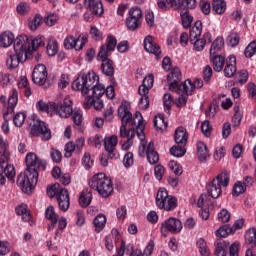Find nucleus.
<instances>
[{
	"instance_id": "nucleus-1",
	"label": "nucleus",
	"mask_w": 256,
	"mask_h": 256,
	"mask_svg": "<svg viewBox=\"0 0 256 256\" xmlns=\"http://www.w3.org/2000/svg\"><path fill=\"white\" fill-rule=\"evenodd\" d=\"M26 170L17 178V185L24 193H31L39 181V167L45 169V161L41 160L35 152H29L25 157Z\"/></svg>"
},
{
	"instance_id": "nucleus-2",
	"label": "nucleus",
	"mask_w": 256,
	"mask_h": 256,
	"mask_svg": "<svg viewBox=\"0 0 256 256\" xmlns=\"http://www.w3.org/2000/svg\"><path fill=\"white\" fill-rule=\"evenodd\" d=\"M74 91H81L82 97L87 95H105V85L99 83V76L95 72H88L78 76L72 82Z\"/></svg>"
},
{
	"instance_id": "nucleus-3",
	"label": "nucleus",
	"mask_w": 256,
	"mask_h": 256,
	"mask_svg": "<svg viewBox=\"0 0 256 256\" xmlns=\"http://www.w3.org/2000/svg\"><path fill=\"white\" fill-rule=\"evenodd\" d=\"M117 47V39L113 35H108L105 44L100 48L97 55V61H100V71L105 77H113L115 75V64L113 60L109 59L111 53L115 51Z\"/></svg>"
},
{
	"instance_id": "nucleus-4",
	"label": "nucleus",
	"mask_w": 256,
	"mask_h": 256,
	"mask_svg": "<svg viewBox=\"0 0 256 256\" xmlns=\"http://www.w3.org/2000/svg\"><path fill=\"white\" fill-rule=\"evenodd\" d=\"M89 187L97 191L100 197L107 199L113 194V181L105 173H98L89 180Z\"/></svg>"
},
{
	"instance_id": "nucleus-5",
	"label": "nucleus",
	"mask_w": 256,
	"mask_h": 256,
	"mask_svg": "<svg viewBox=\"0 0 256 256\" xmlns=\"http://www.w3.org/2000/svg\"><path fill=\"white\" fill-rule=\"evenodd\" d=\"M118 117L121 119V126H120V137L125 139L127 137V125L135 126V117L133 118V114L129 110V104L127 102H123L118 107Z\"/></svg>"
},
{
	"instance_id": "nucleus-6",
	"label": "nucleus",
	"mask_w": 256,
	"mask_h": 256,
	"mask_svg": "<svg viewBox=\"0 0 256 256\" xmlns=\"http://www.w3.org/2000/svg\"><path fill=\"white\" fill-rule=\"evenodd\" d=\"M230 177L227 172H222L216 176L207 186V191L212 199H219L221 197V187L229 186Z\"/></svg>"
},
{
	"instance_id": "nucleus-7",
	"label": "nucleus",
	"mask_w": 256,
	"mask_h": 256,
	"mask_svg": "<svg viewBox=\"0 0 256 256\" xmlns=\"http://www.w3.org/2000/svg\"><path fill=\"white\" fill-rule=\"evenodd\" d=\"M155 203L158 209H163L164 211H173L174 209H177V198L169 195V192L165 188L158 189Z\"/></svg>"
},
{
	"instance_id": "nucleus-8",
	"label": "nucleus",
	"mask_w": 256,
	"mask_h": 256,
	"mask_svg": "<svg viewBox=\"0 0 256 256\" xmlns=\"http://www.w3.org/2000/svg\"><path fill=\"white\" fill-rule=\"evenodd\" d=\"M52 115H58L61 119H68L73 115V100L69 96H66L63 103H55L51 105Z\"/></svg>"
},
{
	"instance_id": "nucleus-9",
	"label": "nucleus",
	"mask_w": 256,
	"mask_h": 256,
	"mask_svg": "<svg viewBox=\"0 0 256 256\" xmlns=\"http://www.w3.org/2000/svg\"><path fill=\"white\" fill-rule=\"evenodd\" d=\"M14 53L25 57L27 59L28 55H31V42H29V37L27 35H19L14 40Z\"/></svg>"
},
{
	"instance_id": "nucleus-10",
	"label": "nucleus",
	"mask_w": 256,
	"mask_h": 256,
	"mask_svg": "<svg viewBox=\"0 0 256 256\" xmlns=\"http://www.w3.org/2000/svg\"><path fill=\"white\" fill-rule=\"evenodd\" d=\"M138 155H140V157H145L146 155L147 161L150 165L159 163V153L155 151V143L152 141L148 144H141L138 148Z\"/></svg>"
},
{
	"instance_id": "nucleus-11",
	"label": "nucleus",
	"mask_w": 256,
	"mask_h": 256,
	"mask_svg": "<svg viewBox=\"0 0 256 256\" xmlns=\"http://www.w3.org/2000/svg\"><path fill=\"white\" fill-rule=\"evenodd\" d=\"M182 229L183 223H181V220L173 217L162 222L160 227V231L163 237H167L169 233H181Z\"/></svg>"
},
{
	"instance_id": "nucleus-12",
	"label": "nucleus",
	"mask_w": 256,
	"mask_h": 256,
	"mask_svg": "<svg viewBox=\"0 0 256 256\" xmlns=\"http://www.w3.org/2000/svg\"><path fill=\"white\" fill-rule=\"evenodd\" d=\"M89 36L87 34H79L76 37L69 35L64 39L65 49H75L76 51H81L85 47Z\"/></svg>"
},
{
	"instance_id": "nucleus-13",
	"label": "nucleus",
	"mask_w": 256,
	"mask_h": 256,
	"mask_svg": "<svg viewBox=\"0 0 256 256\" xmlns=\"http://www.w3.org/2000/svg\"><path fill=\"white\" fill-rule=\"evenodd\" d=\"M30 133L34 137H41L42 141H49V139H51V130L47 128V124L41 120L33 122Z\"/></svg>"
},
{
	"instance_id": "nucleus-14",
	"label": "nucleus",
	"mask_w": 256,
	"mask_h": 256,
	"mask_svg": "<svg viewBox=\"0 0 256 256\" xmlns=\"http://www.w3.org/2000/svg\"><path fill=\"white\" fill-rule=\"evenodd\" d=\"M32 81L36 85H45L47 81V67L43 64L35 66L32 73Z\"/></svg>"
},
{
	"instance_id": "nucleus-15",
	"label": "nucleus",
	"mask_w": 256,
	"mask_h": 256,
	"mask_svg": "<svg viewBox=\"0 0 256 256\" xmlns=\"http://www.w3.org/2000/svg\"><path fill=\"white\" fill-rule=\"evenodd\" d=\"M56 201L58 203V207L60 211L64 213L69 211L70 199H69V191L65 188H60L56 194Z\"/></svg>"
},
{
	"instance_id": "nucleus-16",
	"label": "nucleus",
	"mask_w": 256,
	"mask_h": 256,
	"mask_svg": "<svg viewBox=\"0 0 256 256\" xmlns=\"http://www.w3.org/2000/svg\"><path fill=\"white\" fill-rule=\"evenodd\" d=\"M102 97L103 95L98 94L84 96V107L86 109H91V107H94L96 111L103 109V100H101Z\"/></svg>"
},
{
	"instance_id": "nucleus-17",
	"label": "nucleus",
	"mask_w": 256,
	"mask_h": 256,
	"mask_svg": "<svg viewBox=\"0 0 256 256\" xmlns=\"http://www.w3.org/2000/svg\"><path fill=\"white\" fill-rule=\"evenodd\" d=\"M144 49L147 53H152V55H155L156 59H159L161 57V47L155 43V40H153V36L148 35L144 38Z\"/></svg>"
},
{
	"instance_id": "nucleus-18",
	"label": "nucleus",
	"mask_w": 256,
	"mask_h": 256,
	"mask_svg": "<svg viewBox=\"0 0 256 256\" xmlns=\"http://www.w3.org/2000/svg\"><path fill=\"white\" fill-rule=\"evenodd\" d=\"M84 7L96 17H101L105 11L101 0H84Z\"/></svg>"
},
{
	"instance_id": "nucleus-19",
	"label": "nucleus",
	"mask_w": 256,
	"mask_h": 256,
	"mask_svg": "<svg viewBox=\"0 0 256 256\" xmlns=\"http://www.w3.org/2000/svg\"><path fill=\"white\" fill-rule=\"evenodd\" d=\"M134 121L136 125V133L138 136V139L141 141L140 145H145V122L143 121V115H141V112H136L134 114Z\"/></svg>"
},
{
	"instance_id": "nucleus-20",
	"label": "nucleus",
	"mask_w": 256,
	"mask_h": 256,
	"mask_svg": "<svg viewBox=\"0 0 256 256\" xmlns=\"http://www.w3.org/2000/svg\"><path fill=\"white\" fill-rule=\"evenodd\" d=\"M182 79L181 69L179 67H174L171 69L170 74L167 77V82L169 85L170 91H175L177 85H179V81Z\"/></svg>"
},
{
	"instance_id": "nucleus-21",
	"label": "nucleus",
	"mask_w": 256,
	"mask_h": 256,
	"mask_svg": "<svg viewBox=\"0 0 256 256\" xmlns=\"http://www.w3.org/2000/svg\"><path fill=\"white\" fill-rule=\"evenodd\" d=\"M170 91L177 93V95H193V92L195 91V86L190 79H187L180 85L176 84V88Z\"/></svg>"
},
{
	"instance_id": "nucleus-22",
	"label": "nucleus",
	"mask_w": 256,
	"mask_h": 256,
	"mask_svg": "<svg viewBox=\"0 0 256 256\" xmlns=\"http://www.w3.org/2000/svg\"><path fill=\"white\" fill-rule=\"evenodd\" d=\"M191 45H193V49L201 52L203 49H205V45L208 43H211V33L206 32L203 35V38H192L189 40Z\"/></svg>"
},
{
	"instance_id": "nucleus-23",
	"label": "nucleus",
	"mask_w": 256,
	"mask_h": 256,
	"mask_svg": "<svg viewBox=\"0 0 256 256\" xmlns=\"http://www.w3.org/2000/svg\"><path fill=\"white\" fill-rule=\"evenodd\" d=\"M117 136L113 135L104 139V148L108 153V157L113 159L115 157V147H117Z\"/></svg>"
},
{
	"instance_id": "nucleus-24",
	"label": "nucleus",
	"mask_w": 256,
	"mask_h": 256,
	"mask_svg": "<svg viewBox=\"0 0 256 256\" xmlns=\"http://www.w3.org/2000/svg\"><path fill=\"white\" fill-rule=\"evenodd\" d=\"M235 73H237V58L229 56L224 68V77L231 78Z\"/></svg>"
},
{
	"instance_id": "nucleus-25",
	"label": "nucleus",
	"mask_w": 256,
	"mask_h": 256,
	"mask_svg": "<svg viewBox=\"0 0 256 256\" xmlns=\"http://www.w3.org/2000/svg\"><path fill=\"white\" fill-rule=\"evenodd\" d=\"M25 56H21L15 52L14 54H8V57L6 59V65L8 69H16V67H19V63H23L25 61Z\"/></svg>"
},
{
	"instance_id": "nucleus-26",
	"label": "nucleus",
	"mask_w": 256,
	"mask_h": 256,
	"mask_svg": "<svg viewBox=\"0 0 256 256\" xmlns=\"http://www.w3.org/2000/svg\"><path fill=\"white\" fill-rule=\"evenodd\" d=\"M189 139V134L187 130L183 127H178L175 130L174 141L177 145H187V141Z\"/></svg>"
},
{
	"instance_id": "nucleus-27",
	"label": "nucleus",
	"mask_w": 256,
	"mask_h": 256,
	"mask_svg": "<svg viewBox=\"0 0 256 256\" xmlns=\"http://www.w3.org/2000/svg\"><path fill=\"white\" fill-rule=\"evenodd\" d=\"M210 62L216 73H221L225 67V57L221 55H210Z\"/></svg>"
},
{
	"instance_id": "nucleus-28",
	"label": "nucleus",
	"mask_w": 256,
	"mask_h": 256,
	"mask_svg": "<svg viewBox=\"0 0 256 256\" xmlns=\"http://www.w3.org/2000/svg\"><path fill=\"white\" fill-rule=\"evenodd\" d=\"M15 43V35L11 31H5L0 34V47L7 49Z\"/></svg>"
},
{
	"instance_id": "nucleus-29",
	"label": "nucleus",
	"mask_w": 256,
	"mask_h": 256,
	"mask_svg": "<svg viewBox=\"0 0 256 256\" xmlns=\"http://www.w3.org/2000/svg\"><path fill=\"white\" fill-rule=\"evenodd\" d=\"M9 158H5L3 162L0 161V167L2 168V174L7 177V179L15 178V166L8 164Z\"/></svg>"
},
{
	"instance_id": "nucleus-30",
	"label": "nucleus",
	"mask_w": 256,
	"mask_h": 256,
	"mask_svg": "<svg viewBox=\"0 0 256 256\" xmlns=\"http://www.w3.org/2000/svg\"><path fill=\"white\" fill-rule=\"evenodd\" d=\"M91 201H93V194L89 189H84L79 197V205L84 208L89 207Z\"/></svg>"
},
{
	"instance_id": "nucleus-31",
	"label": "nucleus",
	"mask_w": 256,
	"mask_h": 256,
	"mask_svg": "<svg viewBox=\"0 0 256 256\" xmlns=\"http://www.w3.org/2000/svg\"><path fill=\"white\" fill-rule=\"evenodd\" d=\"M244 239L249 249L256 247V228H249L245 233Z\"/></svg>"
},
{
	"instance_id": "nucleus-32",
	"label": "nucleus",
	"mask_w": 256,
	"mask_h": 256,
	"mask_svg": "<svg viewBox=\"0 0 256 256\" xmlns=\"http://www.w3.org/2000/svg\"><path fill=\"white\" fill-rule=\"evenodd\" d=\"M197 153H198V159L199 161H207L209 159V149H207V145L203 142L197 143Z\"/></svg>"
},
{
	"instance_id": "nucleus-33",
	"label": "nucleus",
	"mask_w": 256,
	"mask_h": 256,
	"mask_svg": "<svg viewBox=\"0 0 256 256\" xmlns=\"http://www.w3.org/2000/svg\"><path fill=\"white\" fill-rule=\"evenodd\" d=\"M201 33H203V22L197 20L194 26L190 28L189 40L201 37Z\"/></svg>"
},
{
	"instance_id": "nucleus-34",
	"label": "nucleus",
	"mask_w": 256,
	"mask_h": 256,
	"mask_svg": "<svg viewBox=\"0 0 256 256\" xmlns=\"http://www.w3.org/2000/svg\"><path fill=\"white\" fill-rule=\"evenodd\" d=\"M93 224H94L96 233H101V231L105 229V225L107 224V217H105L104 214H98L94 218Z\"/></svg>"
},
{
	"instance_id": "nucleus-35",
	"label": "nucleus",
	"mask_w": 256,
	"mask_h": 256,
	"mask_svg": "<svg viewBox=\"0 0 256 256\" xmlns=\"http://www.w3.org/2000/svg\"><path fill=\"white\" fill-rule=\"evenodd\" d=\"M9 149V142L3 138V136H0V161L4 162L5 159H9V152L7 151Z\"/></svg>"
},
{
	"instance_id": "nucleus-36",
	"label": "nucleus",
	"mask_w": 256,
	"mask_h": 256,
	"mask_svg": "<svg viewBox=\"0 0 256 256\" xmlns=\"http://www.w3.org/2000/svg\"><path fill=\"white\" fill-rule=\"evenodd\" d=\"M52 105H55V102H49L47 104V103H45V101L39 100L36 103V108L38 109V111H41L42 113H48V115H50V117H53V109H51Z\"/></svg>"
},
{
	"instance_id": "nucleus-37",
	"label": "nucleus",
	"mask_w": 256,
	"mask_h": 256,
	"mask_svg": "<svg viewBox=\"0 0 256 256\" xmlns=\"http://www.w3.org/2000/svg\"><path fill=\"white\" fill-rule=\"evenodd\" d=\"M224 45L225 41L223 40V37H217L210 47V55H217V53L223 49Z\"/></svg>"
},
{
	"instance_id": "nucleus-38",
	"label": "nucleus",
	"mask_w": 256,
	"mask_h": 256,
	"mask_svg": "<svg viewBox=\"0 0 256 256\" xmlns=\"http://www.w3.org/2000/svg\"><path fill=\"white\" fill-rule=\"evenodd\" d=\"M212 9L218 15H223L225 9H227V4L225 3V0H212Z\"/></svg>"
},
{
	"instance_id": "nucleus-39",
	"label": "nucleus",
	"mask_w": 256,
	"mask_h": 256,
	"mask_svg": "<svg viewBox=\"0 0 256 256\" xmlns=\"http://www.w3.org/2000/svg\"><path fill=\"white\" fill-rule=\"evenodd\" d=\"M59 52V43L54 38H50L47 44V53L50 57H55V54Z\"/></svg>"
},
{
	"instance_id": "nucleus-40",
	"label": "nucleus",
	"mask_w": 256,
	"mask_h": 256,
	"mask_svg": "<svg viewBox=\"0 0 256 256\" xmlns=\"http://www.w3.org/2000/svg\"><path fill=\"white\" fill-rule=\"evenodd\" d=\"M231 233H235V230L230 225L226 224L216 230V237H229Z\"/></svg>"
},
{
	"instance_id": "nucleus-41",
	"label": "nucleus",
	"mask_w": 256,
	"mask_h": 256,
	"mask_svg": "<svg viewBox=\"0 0 256 256\" xmlns=\"http://www.w3.org/2000/svg\"><path fill=\"white\" fill-rule=\"evenodd\" d=\"M154 127H156L158 131H163L164 129H167V122H165V117L163 116V114L155 116Z\"/></svg>"
},
{
	"instance_id": "nucleus-42",
	"label": "nucleus",
	"mask_w": 256,
	"mask_h": 256,
	"mask_svg": "<svg viewBox=\"0 0 256 256\" xmlns=\"http://www.w3.org/2000/svg\"><path fill=\"white\" fill-rule=\"evenodd\" d=\"M185 145H177V146H172L170 148V154L173 156V157H183L186 153H187V150L184 148Z\"/></svg>"
},
{
	"instance_id": "nucleus-43",
	"label": "nucleus",
	"mask_w": 256,
	"mask_h": 256,
	"mask_svg": "<svg viewBox=\"0 0 256 256\" xmlns=\"http://www.w3.org/2000/svg\"><path fill=\"white\" fill-rule=\"evenodd\" d=\"M45 217L46 219L51 221L53 225H55V223L59 221V216L57 215V213H55V208L53 206H49L46 209Z\"/></svg>"
},
{
	"instance_id": "nucleus-44",
	"label": "nucleus",
	"mask_w": 256,
	"mask_h": 256,
	"mask_svg": "<svg viewBox=\"0 0 256 256\" xmlns=\"http://www.w3.org/2000/svg\"><path fill=\"white\" fill-rule=\"evenodd\" d=\"M30 43V53L31 51H37L41 45H44L45 43L43 42V36H37L34 38L29 39Z\"/></svg>"
},
{
	"instance_id": "nucleus-45",
	"label": "nucleus",
	"mask_w": 256,
	"mask_h": 256,
	"mask_svg": "<svg viewBox=\"0 0 256 256\" xmlns=\"http://www.w3.org/2000/svg\"><path fill=\"white\" fill-rule=\"evenodd\" d=\"M241 119H243V112H241V108L236 105L234 106V116L232 118L234 127H239L241 125Z\"/></svg>"
},
{
	"instance_id": "nucleus-46",
	"label": "nucleus",
	"mask_w": 256,
	"mask_h": 256,
	"mask_svg": "<svg viewBox=\"0 0 256 256\" xmlns=\"http://www.w3.org/2000/svg\"><path fill=\"white\" fill-rule=\"evenodd\" d=\"M141 25V20L137 18L128 17L126 18V26L129 29V31H135L136 29H139Z\"/></svg>"
},
{
	"instance_id": "nucleus-47",
	"label": "nucleus",
	"mask_w": 256,
	"mask_h": 256,
	"mask_svg": "<svg viewBox=\"0 0 256 256\" xmlns=\"http://www.w3.org/2000/svg\"><path fill=\"white\" fill-rule=\"evenodd\" d=\"M115 85H117V82L115 81V78H112L111 83L109 86H104V93L108 99H113L115 97Z\"/></svg>"
},
{
	"instance_id": "nucleus-48",
	"label": "nucleus",
	"mask_w": 256,
	"mask_h": 256,
	"mask_svg": "<svg viewBox=\"0 0 256 256\" xmlns=\"http://www.w3.org/2000/svg\"><path fill=\"white\" fill-rule=\"evenodd\" d=\"M245 191H247V188L243 185V182L238 181L234 184L232 195L233 197H239Z\"/></svg>"
},
{
	"instance_id": "nucleus-49",
	"label": "nucleus",
	"mask_w": 256,
	"mask_h": 256,
	"mask_svg": "<svg viewBox=\"0 0 256 256\" xmlns=\"http://www.w3.org/2000/svg\"><path fill=\"white\" fill-rule=\"evenodd\" d=\"M101 143H103V137L98 134L91 136L88 139V145H90V147H96L99 149L101 147Z\"/></svg>"
},
{
	"instance_id": "nucleus-50",
	"label": "nucleus",
	"mask_w": 256,
	"mask_h": 256,
	"mask_svg": "<svg viewBox=\"0 0 256 256\" xmlns=\"http://www.w3.org/2000/svg\"><path fill=\"white\" fill-rule=\"evenodd\" d=\"M197 247L202 256H209V248H207V242L203 238L198 239Z\"/></svg>"
},
{
	"instance_id": "nucleus-51",
	"label": "nucleus",
	"mask_w": 256,
	"mask_h": 256,
	"mask_svg": "<svg viewBox=\"0 0 256 256\" xmlns=\"http://www.w3.org/2000/svg\"><path fill=\"white\" fill-rule=\"evenodd\" d=\"M226 41L230 47H237L240 41L239 34L236 32L230 33V35L227 36Z\"/></svg>"
},
{
	"instance_id": "nucleus-52",
	"label": "nucleus",
	"mask_w": 256,
	"mask_h": 256,
	"mask_svg": "<svg viewBox=\"0 0 256 256\" xmlns=\"http://www.w3.org/2000/svg\"><path fill=\"white\" fill-rule=\"evenodd\" d=\"M181 21L184 29H189V27H191V23H193V17L189 15V12H184L181 14Z\"/></svg>"
},
{
	"instance_id": "nucleus-53",
	"label": "nucleus",
	"mask_w": 256,
	"mask_h": 256,
	"mask_svg": "<svg viewBox=\"0 0 256 256\" xmlns=\"http://www.w3.org/2000/svg\"><path fill=\"white\" fill-rule=\"evenodd\" d=\"M90 35L94 41H103V32L99 30L96 26L90 28Z\"/></svg>"
},
{
	"instance_id": "nucleus-54",
	"label": "nucleus",
	"mask_w": 256,
	"mask_h": 256,
	"mask_svg": "<svg viewBox=\"0 0 256 256\" xmlns=\"http://www.w3.org/2000/svg\"><path fill=\"white\" fill-rule=\"evenodd\" d=\"M26 117L27 116L23 112H18L16 115H14L13 123H14L15 127H22L23 124L25 123Z\"/></svg>"
},
{
	"instance_id": "nucleus-55",
	"label": "nucleus",
	"mask_w": 256,
	"mask_h": 256,
	"mask_svg": "<svg viewBox=\"0 0 256 256\" xmlns=\"http://www.w3.org/2000/svg\"><path fill=\"white\" fill-rule=\"evenodd\" d=\"M168 167H169V169H171L173 171L174 174L183 175V168L175 160H171L168 163Z\"/></svg>"
},
{
	"instance_id": "nucleus-56",
	"label": "nucleus",
	"mask_w": 256,
	"mask_h": 256,
	"mask_svg": "<svg viewBox=\"0 0 256 256\" xmlns=\"http://www.w3.org/2000/svg\"><path fill=\"white\" fill-rule=\"evenodd\" d=\"M201 131L205 137H211V132L213 131V127L209 123V120H205L202 122Z\"/></svg>"
},
{
	"instance_id": "nucleus-57",
	"label": "nucleus",
	"mask_w": 256,
	"mask_h": 256,
	"mask_svg": "<svg viewBox=\"0 0 256 256\" xmlns=\"http://www.w3.org/2000/svg\"><path fill=\"white\" fill-rule=\"evenodd\" d=\"M216 256H227V244L225 242H220L215 248Z\"/></svg>"
},
{
	"instance_id": "nucleus-58",
	"label": "nucleus",
	"mask_w": 256,
	"mask_h": 256,
	"mask_svg": "<svg viewBox=\"0 0 256 256\" xmlns=\"http://www.w3.org/2000/svg\"><path fill=\"white\" fill-rule=\"evenodd\" d=\"M72 121L77 127H81L83 123V113L81 111L72 112Z\"/></svg>"
},
{
	"instance_id": "nucleus-59",
	"label": "nucleus",
	"mask_w": 256,
	"mask_h": 256,
	"mask_svg": "<svg viewBox=\"0 0 256 256\" xmlns=\"http://www.w3.org/2000/svg\"><path fill=\"white\" fill-rule=\"evenodd\" d=\"M170 9H174V11H183L185 9V4H183V0H170Z\"/></svg>"
},
{
	"instance_id": "nucleus-60",
	"label": "nucleus",
	"mask_w": 256,
	"mask_h": 256,
	"mask_svg": "<svg viewBox=\"0 0 256 256\" xmlns=\"http://www.w3.org/2000/svg\"><path fill=\"white\" fill-rule=\"evenodd\" d=\"M57 21H59V16L55 13H50L45 18V23L48 27H53V25H56Z\"/></svg>"
},
{
	"instance_id": "nucleus-61",
	"label": "nucleus",
	"mask_w": 256,
	"mask_h": 256,
	"mask_svg": "<svg viewBox=\"0 0 256 256\" xmlns=\"http://www.w3.org/2000/svg\"><path fill=\"white\" fill-rule=\"evenodd\" d=\"M50 157L54 163H61V160L63 159V155L61 154V151L55 148L51 149Z\"/></svg>"
},
{
	"instance_id": "nucleus-62",
	"label": "nucleus",
	"mask_w": 256,
	"mask_h": 256,
	"mask_svg": "<svg viewBox=\"0 0 256 256\" xmlns=\"http://www.w3.org/2000/svg\"><path fill=\"white\" fill-rule=\"evenodd\" d=\"M42 21H43V18L41 17V15L37 14L33 18V20L29 23V27H30L31 31H35L37 29V27H40Z\"/></svg>"
},
{
	"instance_id": "nucleus-63",
	"label": "nucleus",
	"mask_w": 256,
	"mask_h": 256,
	"mask_svg": "<svg viewBox=\"0 0 256 256\" xmlns=\"http://www.w3.org/2000/svg\"><path fill=\"white\" fill-rule=\"evenodd\" d=\"M19 101V93L17 90H13L12 95L8 98V105L12 109L17 106V102Z\"/></svg>"
},
{
	"instance_id": "nucleus-64",
	"label": "nucleus",
	"mask_w": 256,
	"mask_h": 256,
	"mask_svg": "<svg viewBox=\"0 0 256 256\" xmlns=\"http://www.w3.org/2000/svg\"><path fill=\"white\" fill-rule=\"evenodd\" d=\"M245 56L246 57H253L256 53V42H251L245 49Z\"/></svg>"
}]
</instances>
